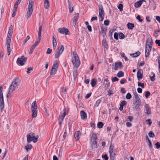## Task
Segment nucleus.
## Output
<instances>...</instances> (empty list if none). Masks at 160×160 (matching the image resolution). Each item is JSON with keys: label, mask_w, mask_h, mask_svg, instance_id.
Here are the masks:
<instances>
[{"label": "nucleus", "mask_w": 160, "mask_h": 160, "mask_svg": "<svg viewBox=\"0 0 160 160\" xmlns=\"http://www.w3.org/2000/svg\"><path fill=\"white\" fill-rule=\"evenodd\" d=\"M20 85V82L18 79H15L12 82L9 88V90L7 95V97H11V94L13 91L18 90Z\"/></svg>", "instance_id": "nucleus-1"}, {"label": "nucleus", "mask_w": 160, "mask_h": 160, "mask_svg": "<svg viewBox=\"0 0 160 160\" xmlns=\"http://www.w3.org/2000/svg\"><path fill=\"white\" fill-rule=\"evenodd\" d=\"M72 62L74 67L78 68L80 65V60L76 52H73L71 54Z\"/></svg>", "instance_id": "nucleus-2"}, {"label": "nucleus", "mask_w": 160, "mask_h": 160, "mask_svg": "<svg viewBox=\"0 0 160 160\" xmlns=\"http://www.w3.org/2000/svg\"><path fill=\"white\" fill-rule=\"evenodd\" d=\"M27 141L28 143H30L32 141H33L34 143L37 142L38 138V135L33 132H30L27 135Z\"/></svg>", "instance_id": "nucleus-3"}, {"label": "nucleus", "mask_w": 160, "mask_h": 160, "mask_svg": "<svg viewBox=\"0 0 160 160\" xmlns=\"http://www.w3.org/2000/svg\"><path fill=\"white\" fill-rule=\"evenodd\" d=\"M34 0H29L28 7L27 13V18H29L33 12Z\"/></svg>", "instance_id": "nucleus-4"}, {"label": "nucleus", "mask_w": 160, "mask_h": 160, "mask_svg": "<svg viewBox=\"0 0 160 160\" xmlns=\"http://www.w3.org/2000/svg\"><path fill=\"white\" fill-rule=\"evenodd\" d=\"M36 101H34L32 104L31 108L32 112V116L33 117H35L37 115L38 110L36 104Z\"/></svg>", "instance_id": "nucleus-5"}, {"label": "nucleus", "mask_w": 160, "mask_h": 160, "mask_svg": "<svg viewBox=\"0 0 160 160\" xmlns=\"http://www.w3.org/2000/svg\"><path fill=\"white\" fill-rule=\"evenodd\" d=\"M109 152L110 160H114L116 155L115 151L114 149V147L112 145H110L109 147Z\"/></svg>", "instance_id": "nucleus-6"}, {"label": "nucleus", "mask_w": 160, "mask_h": 160, "mask_svg": "<svg viewBox=\"0 0 160 160\" xmlns=\"http://www.w3.org/2000/svg\"><path fill=\"white\" fill-rule=\"evenodd\" d=\"M12 35L8 34L7 38V46L8 55L10 54L11 49L10 47V43Z\"/></svg>", "instance_id": "nucleus-7"}, {"label": "nucleus", "mask_w": 160, "mask_h": 160, "mask_svg": "<svg viewBox=\"0 0 160 160\" xmlns=\"http://www.w3.org/2000/svg\"><path fill=\"white\" fill-rule=\"evenodd\" d=\"M64 50V48L63 45L59 46L56 50V53L55 55V58H59L60 55L62 53Z\"/></svg>", "instance_id": "nucleus-8"}, {"label": "nucleus", "mask_w": 160, "mask_h": 160, "mask_svg": "<svg viewBox=\"0 0 160 160\" xmlns=\"http://www.w3.org/2000/svg\"><path fill=\"white\" fill-rule=\"evenodd\" d=\"M27 59V58L24 57V56L18 58L17 62L18 64H19L21 66L23 65Z\"/></svg>", "instance_id": "nucleus-9"}, {"label": "nucleus", "mask_w": 160, "mask_h": 160, "mask_svg": "<svg viewBox=\"0 0 160 160\" xmlns=\"http://www.w3.org/2000/svg\"><path fill=\"white\" fill-rule=\"evenodd\" d=\"M99 13L100 20L102 21L103 20L104 17V13L103 7L102 5L99 6Z\"/></svg>", "instance_id": "nucleus-10"}, {"label": "nucleus", "mask_w": 160, "mask_h": 160, "mask_svg": "<svg viewBox=\"0 0 160 160\" xmlns=\"http://www.w3.org/2000/svg\"><path fill=\"white\" fill-rule=\"evenodd\" d=\"M58 63L56 61L54 62L52 66L50 72L51 75L55 74L57 71V68L58 67Z\"/></svg>", "instance_id": "nucleus-11"}, {"label": "nucleus", "mask_w": 160, "mask_h": 160, "mask_svg": "<svg viewBox=\"0 0 160 160\" xmlns=\"http://www.w3.org/2000/svg\"><path fill=\"white\" fill-rule=\"evenodd\" d=\"M63 112H61L59 116V124H61L62 122V121L63 119L65 117L67 114L66 112V109L65 108L64 109H63Z\"/></svg>", "instance_id": "nucleus-12"}, {"label": "nucleus", "mask_w": 160, "mask_h": 160, "mask_svg": "<svg viewBox=\"0 0 160 160\" xmlns=\"http://www.w3.org/2000/svg\"><path fill=\"white\" fill-rule=\"evenodd\" d=\"M58 31L61 34L65 33L66 35L69 34V31L68 29L65 28H59L58 29Z\"/></svg>", "instance_id": "nucleus-13"}, {"label": "nucleus", "mask_w": 160, "mask_h": 160, "mask_svg": "<svg viewBox=\"0 0 160 160\" xmlns=\"http://www.w3.org/2000/svg\"><path fill=\"white\" fill-rule=\"evenodd\" d=\"M122 67L123 66L121 62H117L115 63V65L113 67V69L115 70H117L118 68L121 69Z\"/></svg>", "instance_id": "nucleus-14"}, {"label": "nucleus", "mask_w": 160, "mask_h": 160, "mask_svg": "<svg viewBox=\"0 0 160 160\" xmlns=\"http://www.w3.org/2000/svg\"><path fill=\"white\" fill-rule=\"evenodd\" d=\"M135 102L133 104L135 105V109H138L140 105L141 101L140 99L135 100Z\"/></svg>", "instance_id": "nucleus-15"}, {"label": "nucleus", "mask_w": 160, "mask_h": 160, "mask_svg": "<svg viewBox=\"0 0 160 160\" xmlns=\"http://www.w3.org/2000/svg\"><path fill=\"white\" fill-rule=\"evenodd\" d=\"M137 77L138 80H139L142 78V70L139 69L137 72Z\"/></svg>", "instance_id": "nucleus-16"}, {"label": "nucleus", "mask_w": 160, "mask_h": 160, "mask_svg": "<svg viewBox=\"0 0 160 160\" xmlns=\"http://www.w3.org/2000/svg\"><path fill=\"white\" fill-rule=\"evenodd\" d=\"M152 47H145V57L147 58L148 57L149 55L150 52H151Z\"/></svg>", "instance_id": "nucleus-17"}, {"label": "nucleus", "mask_w": 160, "mask_h": 160, "mask_svg": "<svg viewBox=\"0 0 160 160\" xmlns=\"http://www.w3.org/2000/svg\"><path fill=\"white\" fill-rule=\"evenodd\" d=\"M152 41V40L151 38H148L147 40L146 44L145 47H152V45L151 43Z\"/></svg>", "instance_id": "nucleus-18"}, {"label": "nucleus", "mask_w": 160, "mask_h": 160, "mask_svg": "<svg viewBox=\"0 0 160 160\" xmlns=\"http://www.w3.org/2000/svg\"><path fill=\"white\" fill-rule=\"evenodd\" d=\"M4 107V103L3 97L0 98V108L2 111Z\"/></svg>", "instance_id": "nucleus-19"}, {"label": "nucleus", "mask_w": 160, "mask_h": 160, "mask_svg": "<svg viewBox=\"0 0 160 160\" xmlns=\"http://www.w3.org/2000/svg\"><path fill=\"white\" fill-rule=\"evenodd\" d=\"M81 133L80 131H77L74 134V137L76 140L78 141L81 136Z\"/></svg>", "instance_id": "nucleus-20"}, {"label": "nucleus", "mask_w": 160, "mask_h": 160, "mask_svg": "<svg viewBox=\"0 0 160 160\" xmlns=\"http://www.w3.org/2000/svg\"><path fill=\"white\" fill-rule=\"evenodd\" d=\"M52 43L53 44V49H55L57 45V41L54 38V35L52 36Z\"/></svg>", "instance_id": "nucleus-21"}, {"label": "nucleus", "mask_w": 160, "mask_h": 160, "mask_svg": "<svg viewBox=\"0 0 160 160\" xmlns=\"http://www.w3.org/2000/svg\"><path fill=\"white\" fill-rule=\"evenodd\" d=\"M145 108L146 110L145 113L148 115L150 114L151 113V112L150 110V108L148 105L146 104Z\"/></svg>", "instance_id": "nucleus-22"}, {"label": "nucleus", "mask_w": 160, "mask_h": 160, "mask_svg": "<svg viewBox=\"0 0 160 160\" xmlns=\"http://www.w3.org/2000/svg\"><path fill=\"white\" fill-rule=\"evenodd\" d=\"M79 16V14L78 13H76V14L75 16L73 18V24H75V25H76V23L78 18Z\"/></svg>", "instance_id": "nucleus-23"}, {"label": "nucleus", "mask_w": 160, "mask_h": 160, "mask_svg": "<svg viewBox=\"0 0 160 160\" xmlns=\"http://www.w3.org/2000/svg\"><path fill=\"white\" fill-rule=\"evenodd\" d=\"M80 114L81 118L82 119H84L87 117V114L83 111H81L80 112Z\"/></svg>", "instance_id": "nucleus-24"}, {"label": "nucleus", "mask_w": 160, "mask_h": 160, "mask_svg": "<svg viewBox=\"0 0 160 160\" xmlns=\"http://www.w3.org/2000/svg\"><path fill=\"white\" fill-rule=\"evenodd\" d=\"M68 3L69 5V12L70 13H72L73 11V5L72 4L69 2V0H68Z\"/></svg>", "instance_id": "nucleus-25"}, {"label": "nucleus", "mask_w": 160, "mask_h": 160, "mask_svg": "<svg viewBox=\"0 0 160 160\" xmlns=\"http://www.w3.org/2000/svg\"><path fill=\"white\" fill-rule=\"evenodd\" d=\"M103 83L105 87L108 88L109 87L110 82H109V80L108 78H106L104 79Z\"/></svg>", "instance_id": "nucleus-26"}, {"label": "nucleus", "mask_w": 160, "mask_h": 160, "mask_svg": "<svg viewBox=\"0 0 160 160\" xmlns=\"http://www.w3.org/2000/svg\"><path fill=\"white\" fill-rule=\"evenodd\" d=\"M142 4V1H140L135 2L134 4V6L136 8L140 7Z\"/></svg>", "instance_id": "nucleus-27"}, {"label": "nucleus", "mask_w": 160, "mask_h": 160, "mask_svg": "<svg viewBox=\"0 0 160 160\" xmlns=\"http://www.w3.org/2000/svg\"><path fill=\"white\" fill-rule=\"evenodd\" d=\"M49 3L48 0H45L44 2V6L46 9H48L49 7Z\"/></svg>", "instance_id": "nucleus-28"}, {"label": "nucleus", "mask_w": 160, "mask_h": 160, "mask_svg": "<svg viewBox=\"0 0 160 160\" xmlns=\"http://www.w3.org/2000/svg\"><path fill=\"white\" fill-rule=\"evenodd\" d=\"M91 139L93 140V141L95 142L96 140L97 139V137L96 135L94 133H92L91 135Z\"/></svg>", "instance_id": "nucleus-29"}, {"label": "nucleus", "mask_w": 160, "mask_h": 160, "mask_svg": "<svg viewBox=\"0 0 160 160\" xmlns=\"http://www.w3.org/2000/svg\"><path fill=\"white\" fill-rule=\"evenodd\" d=\"M32 146L30 144H28L27 146L24 147V148L28 151V150H30L32 149Z\"/></svg>", "instance_id": "nucleus-30"}, {"label": "nucleus", "mask_w": 160, "mask_h": 160, "mask_svg": "<svg viewBox=\"0 0 160 160\" xmlns=\"http://www.w3.org/2000/svg\"><path fill=\"white\" fill-rule=\"evenodd\" d=\"M134 24L131 23L130 22H128L127 24V26L128 28L131 29H133L134 27Z\"/></svg>", "instance_id": "nucleus-31"}, {"label": "nucleus", "mask_w": 160, "mask_h": 160, "mask_svg": "<svg viewBox=\"0 0 160 160\" xmlns=\"http://www.w3.org/2000/svg\"><path fill=\"white\" fill-rule=\"evenodd\" d=\"M140 54V52L139 51H138L135 53L131 54L130 55L133 57H136L138 56Z\"/></svg>", "instance_id": "nucleus-32"}, {"label": "nucleus", "mask_w": 160, "mask_h": 160, "mask_svg": "<svg viewBox=\"0 0 160 160\" xmlns=\"http://www.w3.org/2000/svg\"><path fill=\"white\" fill-rule=\"evenodd\" d=\"M73 75L74 79H75L76 78L77 75V68H75L74 69Z\"/></svg>", "instance_id": "nucleus-33"}, {"label": "nucleus", "mask_w": 160, "mask_h": 160, "mask_svg": "<svg viewBox=\"0 0 160 160\" xmlns=\"http://www.w3.org/2000/svg\"><path fill=\"white\" fill-rule=\"evenodd\" d=\"M117 76L118 78H120L124 76V73L122 71H120L117 74Z\"/></svg>", "instance_id": "nucleus-34"}, {"label": "nucleus", "mask_w": 160, "mask_h": 160, "mask_svg": "<svg viewBox=\"0 0 160 160\" xmlns=\"http://www.w3.org/2000/svg\"><path fill=\"white\" fill-rule=\"evenodd\" d=\"M96 84V80L95 79H93L92 80L91 84L92 87H94Z\"/></svg>", "instance_id": "nucleus-35"}, {"label": "nucleus", "mask_w": 160, "mask_h": 160, "mask_svg": "<svg viewBox=\"0 0 160 160\" xmlns=\"http://www.w3.org/2000/svg\"><path fill=\"white\" fill-rule=\"evenodd\" d=\"M103 124L102 122H99L97 124V127L99 128H102Z\"/></svg>", "instance_id": "nucleus-36"}, {"label": "nucleus", "mask_w": 160, "mask_h": 160, "mask_svg": "<svg viewBox=\"0 0 160 160\" xmlns=\"http://www.w3.org/2000/svg\"><path fill=\"white\" fill-rule=\"evenodd\" d=\"M102 45L106 48H107L108 47V44L106 42V40H103L102 41Z\"/></svg>", "instance_id": "nucleus-37"}, {"label": "nucleus", "mask_w": 160, "mask_h": 160, "mask_svg": "<svg viewBox=\"0 0 160 160\" xmlns=\"http://www.w3.org/2000/svg\"><path fill=\"white\" fill-rule=\"evenodd\" d=\"M119 38L121 39H123L125 37L124 35L122 32L119 33Z\"/></svg>", "instance_id": "nucleus-38"}, {"label": "nucleus", "mask_w": 160, "mask_h": 160, "mask_svg": "<svg viewBox=\"0 0 160 160\" xmlns=\"http://www.w3.org/2000/svg\"><path fill=\"white\" fill-rule=\"evenodd\" d=\"M42 26H40L39 27V32L38 33V36H41L42 29Z\"/></svg>", "instance_id": "nucleus-39"}, {"label": "nucleus", "mask_w": 160, "mask_h": 160, "mask_svg": "<svg viewBox=\"0 0 160 160\" xmlns=\"http://www.w3.org/2000/svg\"><path fill=\"white\" fill-rule=\"evenodd\" d=\"M134 95L135 98V100L140 99V98L138 96V95L136 92H135L134 93Z\"/></svg>", "instance_id": "nucleus-40"}, {"label": "nucleus", "mask_w": 160, "mask_h": 160, "mask_svg": "<svg viewBox=\"0 0 160 160\" xmlns=\"http://www.w3.org/2000/svg\"><path fill=\"white\" fill-rule=\"evenodd\" d=\"M3 97L2 93V87L1 86L0 87V98Z\"/></svg>", "instance_id": "nucleus-41"}, {"label": "nucleus", "mask_w": 160, "mask_h": 160, "mask_svg": "<svg viewBox=\"0 0 160 160\" xmlns=\"http://www.w3.org/2000/svg\"><path fill=\"white\" fill-rule=\"evenodd\" d=\"M132 98V95L129 93H128L126 96V98L127 99H129Z\"/></svg>", "instance_id": "nucleus-42"}, {"label": "nucleus", "mask_w": 160, "mask_h": 160, "mask_svg": "<svg viewBox=\"0 0 160 160\" xmlns=\"http://www.w3.org/2000/svg\"><path fill=\"white\" fill-rule=\"evenodd\" d=\"M123 5L122 4H120L118 6V8L120 9V11H122L123 10Z\"/></svg>", "instance_id": "nucleus-43"}, {"label": "nucleus", "mask_w": 160, "mask_h": 160, "mask_svg": "<svg viewBox=\"0 0 160 160\" xmlns=\"http://www.w3.org/2000/svg\"><path fill=\"white\" fill-rule=\"evenodd\" d=\"M138 86L139 87H141L142 88H144V84L143 83H141L140 82H138Z\"/></svg>", "instance_id": "nucleus-44"}, {"label": "nucleus", "mask_w": 160, "mask_h": 160, "mask_svg": "<svg viewBox=\"0 0 160 160\" xmlns=\"http://www.w3.org/2000/svg\"><path fill=\"white\" fill-rule=\"evenodd\" d=\"M148 135L150 137L152 138H153L155 136L154 133L152 131H151L150 132H149L148 133Z\"/></svg>", "instance_id": "nucleus-45"}, {"label": "nucleus", "mask_w": 160, "mask_h": 160, "mask_svg": "<svg viewBox=\"0 0 160 160\" xmlns=\"http://www.w3.org/2000/svg\"><path fill=\"white\" fill-rule=\"evenodd\" d=\"M101 100L100 99L98 100L96 102V103L95 104V106H96L97 107H98L99 104L101 103Z\"/></svg>", "instance_id": "nucleus-46"}, {"label": "nucleus", "mask_w": 160, "mask_h": 160, "mask_svg": "<svg viewBox=\"0 0 160 160\" xmlns=\"http://www.w3.org/2000/svg\"><path fill=\"white\" fill-rule=\"evenodd\" d=\"M28 71L27 72V73L28 74L30 73L33 70V68L32 67H29L28 68H27Z\"/></svg>", "instance_id": "nucleus-47"}, {"label": "nucleus", "mask_w": 160, "mask_h": 160, "mask_svg": "<svg viewBox=\"0 0 160 160\" xmlns=\"http://www.w3.org/2000/svg\"><path fill=\"white\" fill-rule=\"evenodd\" d=\"M114 37L116 40H118V33L116 32L114 33Z\"/></svg>", "instance_id": "nucleus-48"}, {"label": "nucleus", "mask_w": 160, "mask_h": 160, "mask_svg": "<svg viewBox=\"0 0 160 160\" xmlns=\"http://www.w3.org/2000/svg\"><path fill=\"white\" fill-rule=\"evenodd\" d=\"M152 74H153V75L152 76H150V79L151 81H154L155 79V75L154 73H153Z\"/></svg>", "instance_id": "nucleus-49"}, {"label": "nucleus", "mask_w": 160, "mask_h": 160, "mask_svg": "<svg viewBox=\"0 0 160 160\" xmlns=\"http://www.w3.org/2000/svg\"><path fill=\"white\" fill-rule=\"evenodd\" d=\"M150 95V93L149 91H147L145 92V96L146 98H148Z\"/></svg>", "instance_id": "nucleus-50"}, {"label": "nucleus", "mask_w": 160, "mask_h": 160, "mask_svg": "<svg viewBox=\"0 0 160 160\" xmlns=\"http://www.w3.org/2000/svg\"><path fill=\"white\" fill-rule=\"evenodd\" d=\"M41 36H38V38L37 40V41L35 42V43H36L37 45H38L40 42L41 40Z\"/></svg>", "instance_id": "nucleus-51"}, {"label": "nucleus", "mask_w": 160, "mask_h": 160, "mask_svg": "<svg viewBox=\"0 0 160 160\" xmlns=\"http://www.w3.org/2000/svg\"><path fill=\"white\" fill-rule=\"evenodd\" d=\"M102 157L103 158H104L105 160H108V157L107 156L106 154H105L104 155H102Z\"/></svg>", "instance_id": "nucleus-52"}, {"label": "nucleus", "mask_w": 160, "mask_h": 160, "mask_svg": "<svg viewBox=\"0 0 160 160\" xmlns=\"http://www.w3.org/2000/svg\"><path fill=\"white\" fill-rule=\"evenodd\" d=\"M35 47H33V46H32V47L31 48L29 52V54H32V52H33L34 50V49Z\"/></svg>", "instance_id": "nucleus-53"}, {"label": "nucleus", "mask_w": 160, "mask_h": 160, "mask_svg": "<svg viewBox=\"0 0 160 160\" xmlns=\"http://www.w3.org/2000/svg\"><path fill=\"white\" fill-rule=\"evenodd\" d=\"M110 21L108 20H106L104 21V24L105 25L107 26L109 25Z\"/></svg>", "instance_id": "nucleus-54"}, {"label": "nucleus", "mask_w": 160, "mask_h": 160, "mask_svg": "<svg viewBox=\"0 0 160 160\" xmlns=\"http://www.w3.org/2000/svg\"><path fill=\"white\" fill-rule=\"evenodd\" d=\"M126 81L127 80L125 79H123L121 80L120 82L121 84H123L125 83L126 82Z\"/></svg>", "instance_id": "nucleus-55"}, {"label": "nucleus", "mask_w": 160, "mask_h": 160, "mask_svg": "<svg viewBox=\"0 0 160 160\" xmlns=\"http://www.w3.org/2000/svg\"><path fill=\"white\" fill-rule=\"evenodd\" d=\"M156 147L157 149H158L160 148V143L158 142L155 144Z\"/></svg>", "instance_id": "nucleus-56"}, {"label": "nucleus", "mask_w": 160, "mask_h": 160, "mask_svg": "<svg viewBox=\"0 0 160 160\" xmlns=\"http://www.w3.org/2000/svg\"><path fill=\"white\" fill-rule=\"evenodd\" d=\"M127 104V102L125 101H122L120 105L123 106Z\"/></svg>", "instance_id": "nucleus-57"}, {"label": "nucleus", "mask_w": 160, "mask_h": 160, "mask_svg": "<svg viewBox=\"0 0 160 160\" xmlns=\"http://www.w3.org/2000/svg\"><path fill=\"white\" fill-rule=\"evenodd\" d=\"M30 39V37L29 36H28L27 37L25 41L23 42V44L24 45Z\"/></svg>", "instance_id": "nucleus-58"}, {"label": "nucleus", "mask_w": 160, "mask_h": 160, "mask_svg": "<svg viewBox=\"0 0 160 160\" xmlns=\"http://www.w3.org/2000/svg\"><path fill=\"white\" fill-rule=\"evenodd\" d=\"M148 143H149L148 146H149V148H152V143H151V142L150 140H149V139L148 138Z\"/></svg>", "instance_id": "nucleus-59"}, {"label": "nucleus", "mask_w": 160, "mask_h": 160, "mask_svg": "<svg viewBox=\"0 0 160 160\" xmlns=\"http://www.w3.org/2000/svg\"><path fill=\"white\" fill-rule=\"evenodd\" d=\"M118 79L117 77H114L112 78V82L118 81Z\"/></svg>", "instance_id": "nucleus-60"}, {"label": "nucleus", "mask_w": 160, "mask_h": 160, "mask_svg": "<svg viewBox=\"0 0 160 160\" xmlns=\"http://www.w3.org/2000/svg\"><path fill=\"white\" fill-rule=\"evenodd\" d=\"M137 18L139 20V21L140 22H142V19H141V17L140 15H138L137 16Z\"/></svg>", "instance_id": "nucleus-61"}, {"label": "nucleus", "mask_w": 160, "mask_h": 160, "mask_svg": "<svg viewBox=\"0 0 160 160\" xmlns=\"http://www.w3.org/2000/svg\"><path fill=\"white\" fill-rule=\"evenodd\" d=\"M92 93H88L87 94L86 96H85V98L86 99H88V98H89L90 96H91Z\"/></svg>", "instance_id": "nucleus-62"}, {"label": "nucleus", "mask_w": 160, "mask_h": 160, "mask_svg": "<svg viewBox=\"0 0 160 160\" xmlns=\"http://www.w3.org/2000/svg\"><path fill=\"white\" fill-rule=\"evenodd\" d=\"M155 43L157 44L158 46H160V40H156L155 41Z\"/></svg>", "instance_id": "nucleus-63"}, {"label": "nucleus", "mask_w": 160, "mask_h": 160, "mask_svg": "<svg viewBox=\"0 0 160 160\" xmlns=\"http://www.w3.org/2000/svg\"><path fill=\"white\" fill-rule=\"evenodd\" d=\"M158 64H159L158 69H159V72L160 73V56L159 58V59L158 61Z\"/></svg>", "instance_id": "nucleus-64"}]
</instances>
